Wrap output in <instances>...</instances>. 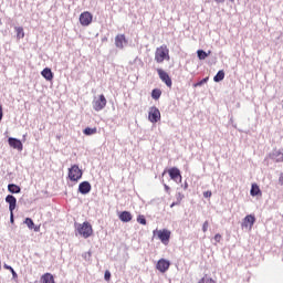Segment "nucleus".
Here are the masks:
<instances>
[{
    "mask_svg": "<svg viewBox=\"0 0 283 283\" xmlns=\"http://www.w3.org/2000/svg\"><path fill=\"white\" fill-rule=\"evenodd\" d=\"M169 49L166 44L158 46L155 51V61L156 63H165V61H169Z\"/></svg>",
    "mask_w": 283,
    "mask_h": 283,
    "instance_id": "nucleus-1",
    "label": "nucleus"
},
{
    "mask_svg": "<svg viewBox=\"0 0 283 283\" xmlns=\"http://www.w3.org/2000/svg\"><path fill=\"white\" fill-rule=\"evenodd\" d=\"M76 231L82 238H85V239L92 237V233H94V230L92 229V224L87 221L83 223H78Z\"/></svg>",
    "mask_w": 283,
    "mask_h": 283,
    "instance_id": "nucleus-2",
    "label": "nucleus"
},
{
    "mask_svg": "<svg viewBox=\"0 0 283 283\" xmlns=\"http://www.w3.org/2000/svg\"><path fill=\"white\" fill-rule=\"evenodd\" d=\"M83 178V170L78 167V165H73L69 168V179L71 182H78Z\"/></svg>",
    "mask_w": 283,
    "mask_h": 283,
    "instance_id": "nucleus-3",
    "label": "nucleus"
},
{
    "mask_svg": "<svg viewBox=\"0 0 283 283\" xmlns=\"http://www.w3.org/2000/svg\"><path fill=\"white\" fill-rule=\"evenodd\" d=\"M154 235H157L158 240L165 245L169 244V240H171V231L168 229L155 230L153 231Z\"/></svg>",
    "mask_w": 283,
    "mask_h": 283,
    "instance_id": "nucleus-4",
    "label": "nucleus"
},
{
    "mask_svg": "<svg viewBox=\"0 0 283 283\" xmlns=\"http://www.w3.org/2000/svg\"><path fill=\"white\" fill-rule=\"evenodd\" d=\"M105 107H107V98H105V95L101 94L93 99V109L95 112H102Z\"/></svg>",
    "mask_w": 283,
    "mask_h": 283,
    "instance_id": "nucleus-5",
    "label": "nucleus"
},
{
    "mask_svg": "<svg viewBox=\"0 0 283 283\" xmlns=\"http://www.w3.org/2000/svg\"><path fill=\"white\" fill-rule=\"evenodd\" d=\"M92 21H94V15L90 13V11H84L80 14V23L83 28H87V25H92Z\"/></svg>",
    "mask_w": 283,
    "mask_h": 283,
    "instance_id": "nucleus-6",
    "label": "nucleus"
},
{
    "mask_svg": "<svg viewBox=\"0 0 283 283\" xmlns=\"http://www.w3.org/2000/svg\"><path fill=\"white\" fill-rule=\"evenodd\" d=\"M148 119L150 123H158V120H160V109L156 106H151L149 108Z\"/></svg>",
    "mask_w": 283,
    "mask_h": 283,
    "instance_id": "nucleus-7",
    "label": "nucleus"
},
{
    "mask_svg": "<svg viewBox=\"0 0 283 283\" xmlns=\"http://www.w3.org/2000/svg\"><path fill=\"white\" fill-rule=\"evenodd\" d=\"M157 73L160 81H163V83H165L167 87H171V85H174L168 72H165L163 69H157Z\"/></svg>",
    "mask_w": 283,
    "mask_h": 283,
    "instance_id": "nucleus-8",
    "label": "nucleus"
},
{
    "mask_svg": "<svg viewBox=\"0 0 283 283\" xmlns=\"http://www.w3.org/2000/svg\"><path fill=\"white\" fill-rule=\"evenodd\" d=\"M168 175L170 176V179L175 182H182V175H180V169H178L177 167L168 169Z\"/></svg>",
    "mask_w": 283,
    "mask_h": 283,
    "instance_id": "nucleus-9",
    "label": "nucleus"
},
{
    "mask_svg": "<svg viewBox=\"0 0 283 283\" xmlns=\"http://www.w3.org/2000/svg\"><path fill=\"white\" fill-rule=\"evenodd\" d=\"M169 266H171V263L166 259H160L156 264V269L160 273H167V271H169Z\"/></svg>",
    "mask_w": 283,
    "mask_h": 283,
    "instance_id": "nucleus-10",
    "label": "nucleus"
},
{
    "mask_svg": "<svg viewBox=\"0 0 283 283\" xmlns=\"http://www.w3.org/2000/svg\"><path fill=\"white\" fill-rule=\"evenodd\" d=\"M8 144L10 147H12V149H18V151H23V143H21V140L14 137H10L8 139Z\"/></svg>",
    "mask_w": 283,
    "mask_h": 283,
    "instance_id": "nucleus-11",
    "label": "nucleus"
},
{
    "mask_svg": "<svg viewBox=\"0 0 283 283\" xmlns=\"http://www.w3.org/2000/svg\"><path fill=\"white\" fill-rule=\"evenodd\" d=\"M78 191H80V193L85 196V195L90 193V191H92V185L88 184V181H83L78 186Z\"/></svg>",
    "mask_w": 283,
    "mask_h": 283,
    "instance_id": "nucleus-12",
    "label": "nucleus"
},
{
    "mask_svg": "<svg viewBox=\"0 0 283 283\" xmlns=\"http://www.w3.org/2000/svg\"><path fill=\"white\" fill-rule=\"evenodd\" d=\"M6 202L9 205V211H14L17 209V198L12 195L6 197Z\"/></svg>",
    "mask_w": 283,
    "mask_h": 283,
    "instance_id": "nucleus-13",
    "label": "nucleus"
},
{
    "mask_svg": "<svg viewBox=\"0 0 283 283\" xmlns=\"http://www.w3.org/2000/svg\"><path fill=\"white\" fill-rule=\"evenodd\" d=\"M124 43H127V39L125 38V34L116 35V38H115L116 48H119V50H123Z\"/></svg>",
    "mask_w": 283,
    "mask_h": 283,
    "instance_id": "nucleus-14",
    "label": "nucleus"
},
{
    "mask_svg": "<svg viewBox=\"0 0 283 283\" xmlns=\"http://www.w3.org/2000/svg\"><path fill=\"white\" fill-rule=\"evenodd\" d=\"M250 195L254 198H262V190L260 189V186H258V184H252Z\"/></svg>",
    "mask_w": 283,
    "mask_h": 283,
    "instance_id": "nucleus-15",
    "label": "nucleus"
},
{
    "mask_svg": "<svg viewBox=\"0 0 283 283\" xmlns=\"http://www.w3.org/2000/svg\"><path fill=\"white\" fill-rule=\"evenodd\" d=\"M41 75L45 81H53L54 80V73H52V69L45 67L42 72Z\"/></svg>",
    "mask_w": 283,
    "mask_h": 283,
    "instance_id": "nucleus-16",
    "label": "nucleus"
},
{
    "mask_svg": "<svg viewBox=\"0 0 283 283\" xmlns=\"http://www.w3.org/2000/svg\"><path fill=\"white\" fill-rule=\"evenodd\" d=\"M132 219H133V216H132V212H129V211H123L119 214V220L122 222H132Z\"/></svg>",
    "mask_w": 283,
    "mask_h": 283,
    "instance_id": "nucleus-17",
    "label": "nucleus"
},
{
    "mask_svg": "<svg viewBox=\"0 0 283 283\" xmlns=\"http://www.w3.org/2000/svg\"><path fill=\"white\" fill-rule=\"evenodd\" d=\"M41 283H55L52 273H45L41 276Z\"/></svg>",
    "mask_w": 283,
    "mask_h": 283,
    "instance_id": "nucleus-18",
    "label": "nucleus"
},
{
    "mask_svg": "<svg viewBox=\"0 0 283 283\" xmlns=\"http://www.w3.org/2000/svg\"><path fill=\"white\" fill-rule=\"evenodd\" d=\"M8 190L10 193H21V188L14 184H9Z\"/></svg>",
    "mask_w": 283,
    "mask_h": 283,
    "instance_id": "nucleus-19",
    "label": "nucleus"
},
{
    "mask_svg": "<svg viewBox=\"0 0 283 283\" xmlns=\"http://www.w3.org/2000/svg\"><path fill=\"white\" fill-rule=\"evenodd\" d=\"M210 54H211V51H208V53L202 50L197 51L199 61H205V59H207V56H209Z\"/></svg>",
    "mask_w": 283,
    "mask_h": 283,
    "instance_id": "nucleus-20",
    "label": "nucleus"
},
{
    "mask_svg": "<svg viewBox=\"0 0 283 283\" xmlns=\"http://www.w3.org/2000/svg\"><path fill=\"white\" fill-rule=\"evenodd\" d=\"M98 129L96 127L94 128H91V127H86L84 130H83V134L85 136H94V134H97Z\"/></svg>",
    "mask_w": 283,
    "mask_h": 283,
    "instance_id": "nucleus-21",
    "label": "nucleus"
},
{
    "mask_svg": "<svg viewBox=\"0 0 283 283\" xmlns=\"http://www.w3.org/2000/svg\"><path fill=\"white\" fill-rule=\"evenodd\" d=\"M14 30L17 32V39L18 40H21L25 36V32L23 31L22 27H15Z\"/></svg>",
    "mask_w": 283,
    "mask_h": 283,
    "instance_id": "nucleus-22",
    "label": "nucleus"
},
{
    "mask_svg": "<svg viewBox=\"0 0 283 283\" xmlns=\"http://www.w3.org/2000/svg\"><path fill=\"white\" fill-rule=\"evenodd\" d=\"M160 96H163V91H160V88H154L151 92V98H154L155 101H158Z\"/></svg>",
    "mask_w": 283,
    "mask_h": 283,
    "instance_id": "nucleus-23",
    "label": "nucleus"
},
{
    "mask_svg": "<svg viewBox=\"0 0 283 283\" xmlns=\"http://www.w3.org/2000/svg\"><path fill=\"white\" fill-rule=\"evenodd\" d=\"M214 83H220V81H224V71H219L213 77Z\"/></svg>",
    "mask_w": 283,
    "mask_h": 283,
    "instance_id": "nucleus-24",
    "label": "nucleus"
},
{
    "mask_svg": "<svg viewBox=\"0 0 283 283\" xmlns=\"http://www.w3.org/2000/svg\"><path fill=\"white\" fill-rule=\"evenodd\" d=\"M198 283H216V281L206 274Z\"/></svg>",
    "mask_w": 283,
    "mask_h": 283,
    "instance_id": "nucleus-25",
    "label": "nucleus"
},
{
    "mask_svg": "<svg viewBox=\"0 0 283 283\" xmlns=\"http://www.w3.org/2000/svg\"><path fill=\"white\" fill-rule=\"evenodd\" d=\"M4 269H7V271H11L13 280H17V277H19V275L17 274V272L12 266L4 264Z\"/></svg>",
    "mask_w": 283,
    "mask_h": 283,
    "instance_id": "nucleus-26",
    "label": "nucleus"
},
{
    "mask_svg": "<svg viewBox=\"0 0 283 283\" xmlns=\"http://www.w3.org/2000/svg\"><path fill=\"white\" fill-rule=\"evenodd\" d=\"M137 222L139 223V224H147V219H145V216L144 214H139L138 217H137Z\"/></svg>",
    "mask_w": 283,
    "mask_h": 283,
    "instance_id": "nucleus-27",
    "label": "nucleus"
},
{
    "mask_svg": "<svg viewBox=\"0 0 283 283\" xmlns=\"http://www.w3.org/2000/svg\"><path fill=\"white\" fill-rule=\"evenodd\" d=\"M24 223L27 224V227H28L29 229H34V221H32V219L27 218L25 221H24Z\"/></svg>",
    "mask_w": 283,
    "mask_h": 283,
    "instance_id": "nucleus-28",
    "label": "nucleus"
},
{
    "mask_svg": "<svg viewBox=\"0 0 283 283\" xmlns=\"http://www.w3.org/2000/svg\"><path fill=\"white\" fill-rule=\"evenodd\" d=\"M104 280H106V282H109V280H112V273L106 270L104 273Z\"/></svg>",
    "mask_w": 283,
    "mask_h": 283,
    "instance_id": "nucleus-29",
    "label": "nucleus"
},
{
    "mask_svg": "<svg viewBox=\"0 0 283 283\" xmlns=\"http://www.w3.org/2000/svg\"><path fill=\"white\" fill-rule=\"evenodd\" d=\"M185 198V195L182 193H177V205H180L182 202V199Z\"/></svg>",
    "mask_w": 283,
    "mask_h": 283,
    "instance_id": "nucleus-30",
    "label": "nucleus"
},
{
    "mask_svg": "<svg viewBox=\"0 0 283 283\" xmlns=\"http://www.w3.org/2000/svg\"><path fill=\"white\" fill-rule=\"evenodd\" d=\"M202 231H203V233H207V231H209V221L203 222Z\"/></svg>",
    "mask_w": 283,
    "mask_h": 283,
    "instance_id": "nucleus-31",
    "label": "nucleus"
},
{
    "mask_svg": "<svg viewBox=\"0 0 283 283\" xmlns=\"http://www.w3.org/2000/svg\"><path fill=\"white\" fill-rule=\"evenodd\" d=\"M209 81V77H206L203 80H201L199 83L195 84V87H199L200 85H205V83H207Z\"/></svg>",
    "mask_w": 283,
    "mask_h": 283,
    "instance_id": "nucleus-32",
    "label": "nucleus"
},
{
    "mask_svg": "<svg viewBox=\"0 0 283 283\" xmlns=\"http://www.w3.org/2000/svg\"><path fill=\"white\" fill-rule=\"evenodd\" d=\"M214 241H217V242H221L222 241V235L221 234H216L214 235Z\"/></svg>",
    "mask_w": 283,
    "mask_h": 283,
    "instance_id": "nucleus-33",
    "label": "nucleus"
},
{
    "mask_svg": "<svg viewBox=\"0 0 283 283\" xmlns=\"http://www.w3.org/2000/svg\"><path fill=\"white\" fill-rule=\"evenodd\" d=\"M249 222H250V224H254L255 223V217H253V216H249Z\"/></svg>",
    "mask_w": 283,
    "mask_h": 283,
    "instance_id": "nucleus-34",
    "label": "nucleus"
},
{
    "mask_svg": "<svg viewBox=\"0 0 283 283\" xmlns=\"http://www.w3.org/2000/svg\"><path fill=\"white\" fill-rule=\"evenodd\" d=\"M203 196H205V198H211V196H212V193H211V191H206V192H203Z\"/></svg>",
    "mask_w": 283,
    "mask_h": 283,
    "instance_id": "nucleus-35",
    "label": "nucleus"
},
{
    "mask_svg": "<svg viewBox=\"0 0 283 283\" xmlns=\"http://www.w3.org/2000/svg\"><path fill=\"white\" fill-rule=\"evenodd\" d=\"M10 221L14 222V211H10Z\"/></svg>",
    "mask_w": 283,
    "mask_h": 283,
    "instance_id": "nucleus-36",
    "label": "nucleus"
},
{
    "mask_svg": "<svg viewBox=\"0 0 283 283\" xmlns=\"http://www.w3.org/2000/svg\"><path fill=\"white\" fill-rule=\"evenodd\" d=\"M2 118H3V107L0 106V120H2Z\"/></svg>",
    "mask_w": 283,
    "mask_h": 283,
    "instance_id": "nucleus-37",
    "label": "nucleus"
},
{
    "mask_svg": "<svg viewBox=\"0 0 283 283\" xmlns=\"http://www.w3.org/2000/svg\"><path fill=\"white\" fill-rule=\"evenodd\" d=\"M164 188H165V191H166L167 193H169L170 188H169V186H168L167 184L164 185Z\"/></svg>",
    "mask_w": 283,
    "mask_h": 283,
    "instance_id": "nucleus-38",
    "label": "nucleus"
},
{
    "mask_svg": "<svg viewBox=\"0 0 283 283\" xmlns=\"http://www.w3.org/2000/svg\"><path fill=\"white\" fill-rule=\"evenodd\" d=\"M247 222H249V216H247V217L244 218V222H243L242 227H248V226H247Z\"/></svg>",
    "mask_w": 283,
    "mask_h": 283,
    "instance_id": "nucleus-39",
    "label": "nucleus"
},
{
    "mask_svg": "<svg viewBox=\"0 0 283 283\" xmlns=\"http://www.w3.org/2000/svg\"><path fill=\"white\" fill-rule=\"evenodd\" d=\"M178 205H180V203H178V201L172 202V203L170 205V208L174 209V207H178Z\"/></svg>",
    "mask_w": 283,
    "mask_h": 283,
    "instance_id": "nucleus-40",
    "label": "nucleus"
},
{
    "mask_svg": "<svg viewBox=\"0 0 283 283\" xmlns=\"http://www.w3.org/2000/svg\"><path fill=\"white\" fill-rule=\"evenodd\" d=\"M216 3H224V0H214Z\"/></svg>",
    "mask_w": 283,
    "mask_h": 283,
    "instance_id": "nucleus-41",
    "label": "nucleus"
},
{
    "mask_svg": "<svg viewBox=\"0 0 283 283\" xmlns=\"http://www.w3.org/2000/svg\"><path fill=\"white\" fill-rule=\"evenodd\" d=\"M34 231H39V228H35Z\"/></svg>",
    "mask_w": 283,
    "mask_h": 283,
    "instance_id": "nucleus-42",
    "label": "nucleus"
},
{
    "mask_svg": "<svg viewBox=\"0 0 283 283\" xmlns=\"http://www.w3.org/2000/svg\"><path fill=\"white\" fill-rule=\"evenodd\" d=\"M0 25H1V19H0Z\"/></svg>",
    "mask_w": 283,
    "mask_h": 283,
    "instance_id": "nucleus-43",
    "label": "nucleus"
},
{
    "mask_svg": "<svg viewBox=\"0 0 283 283\" xmlns=\"http://www.w3.org/2000/svg\"><path fill=\"white\" fill-rule=\"evenodd\" d=\"M230 1H234V0H230Z\"/></svg>",
    "mask_w": 283,
    "mask_h": 283,
    "instance_id": "nucleus-44",
    "label": "nucleus"
}]
</instances>
